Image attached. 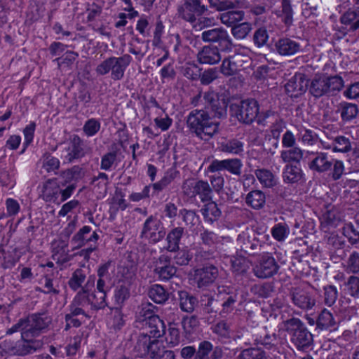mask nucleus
Masks as SVG:
<instances>
[{
  "label": "nucleus",
  "instance_id": "54",
  "mask_svg": "<svg viewBox=\"0 0 359 359\" xmlns=\"http://www.w3.org/2000/svg\"><path fill=\"white\" fill-rule=\"evenodd\" d=\"M101 128V123L99 120L91 118L87 120L83 126V131L87 137H92L95 135Z\"/></svg>",
  "mask_w": 359,
  "mask_h": 359
},
{
  "label": "nucleus",
  "instance_id": "10",
  "mask_svg": "<svg viewBox=\"0 0 359 359\" xmlns=\"http://www.w3.org/2000/svg\"><path fill=\"white\" fill-rule=\"evenodd\" d=\"M182 191L184 196L190 199H196L198 196L201 202L211 200L212 190L207 182L195 180H187L182 184Z\"/></svg>",
  "mask_w": 359,
  "mask_h": 359
},
{
  "label": "nucleus",
  "instance_id": "39",
  "mask_svg": "<svg viewBox=\"0 0 359 359\" xmlns=\"http://www.w3.org/2000/svg\"><path fill=\"white\" fill-rule=\"evenodd\" d=\"M229 187L227 191H226V196H227V200L229 203L241 204V201H239L241 198L240 187L241 183L238 180L235 179L229 180L228 182Z\"/></svg>",
  "mask_w": 359,
  "mask_h": 359
},
{
  "label": "nucleus",
  "instance_id": "34",
  "mask_svg": "<svg viewBox=\"0 0 359 359\" xmlns=\"http://www.w3.org/2000/svg\"><path fill=\"white\" fill-rule=\"evenodd\" d=\"M337 111L340 113L341 120L344 122H348L355 118L359 112L357 104L347 102H341Z\"/></svg>",
  "mask_w": 359,
  "mask_h": 359
},
{
  "label": "nucleus",
  "instance_id": "3",
  "mask_svg": "<svg viewBox=\"0 0 359 359\" xmlns=\"http://www.w3.org/2000/svg\"><path fill=\"white\" fill-rule=\"evenodd\" d=\"M207 11V7L201 4V0H185L177 8L179 16L189 22L196 31H201L214 24V18L203 15Z\"/></svg>",
  "mask_w": 359,
  "mask_h": 359
},
{
  "label": "nucleus",
  "instance_id": "56",
  "mask_svg": "<svg viewBox=\"0 0 359 359\" xmlns=\"http://www.w3.org/2000/svg\"><path fill=\"white\" fill-rule=\"evenodd\" d=\"M251 29L252 26L250 23H238L237 25H234L231 27V34L235 38L238 39H244L248 34Z\"/></svg>",
  "mask_w": 359,
  "mask_h": 359
},
{
  "label": "nucleus",
  "instance_id": "46",
  "mask_svg": "<svg viewBox=\"0 0 359 359\" xmlns=\"http://www.w3.org/2000/svg\"><path fill=\"white\" fill-rule=\"evenodd\" d=\"M351 143L349 138L339 135L335 137L332 143V149L334 152L347 153L351 150Z\"/></svg>",
  "mask_w": 359,
  "mask_h": 359
},
{
  "label": "nucleus",
  "instance_id": "19",
  "mask_svg": "<svg viewBox=\"0 0 359 359\" xmlns=\"http://www.w3.org/2000/svg\"><path fill=\"white\" fill-rule=\"evenodd\" d=\"M109 278H98L96 285V292H89L88 297L94 302L97 309H102L107 306L106 297L109 291Z\"/></svg>",
  "mask_w": 359,
  "mask_h": 359
},
{
  "label": "nucleus",
  "instance_id": "2",
  "mask_svg": "<svg viewBox=\"0 0 359 359\" xmlns=\"http://www.w3.org/2000/svg\"><path fill=\"white\" fill-rule=\"evenodd\" d=\"M306 158L308 168L313 173L324 174L330 171V177L337 181L344 172V163L341 160L332 158L326 152L308 151Z\"/></svg>",
  "mask_w": 359,
  "mask_h": 359
},
{
  "label": "nucleus",
  "instance_id": "5",
  "mask_svg": "<svg viewBox=\"0 0 359 359\" xmlns=\"http://www.w3.org/2000/svg\"><path fill=\"white\" fill-rule=\"evenodd\" d=\"M344 87V81L338 75L326 76L325 74H316L309 82L308 90L309 93L315 98L323 96L334 95Z\"/></svg>",
  "mask_w": 359,
  "mask_h": 359
},
{
  "label": "nucleus",
  "instance_id": "55",
  "mask_svg": "<svg viewBox=\"0 0 359 359\" xmlns=\"http://www.w3.org/2000/svg\"><path fill=\"white\" fill-rule=\"evenodd\" d=\"M323 302L328 306H332L338 298V291L334 285H327L323 287Z\"/></svg>",
  "mask_w": 359,
  "mask_h": 359
},
{
  "label": "nucleus",
  "instance_id": "30",
  "mask_svg": "<svg viewBox=\"0 0 359 359\" xmlns=\"http://www.w3.org/2000/svg\"><path fill=\"white\" fill-rule=\"evenodd\" d=\"M151 337L148 335V332H140L135 337L134 351L137 356H146L149 351V346L152 340Z\"/></svg>",
  "mask_w": 359,
  "mask_h": 359
},
{
  "label": "nucleus",
  "instance_id": "52",
  "mask_svg": "<svg viewBox=\"0 0 359 359\" xmlns=\"http://www.w3.org/2000/svg\"><path fill=\"white\" fill-rule=\"evenodd\" d=\"M251 292L259 297L266 298L273 292V285L271 283L255 285L252 287Z\"/></svg>",
  "mask_w": 359,
  "mask_h": 359
},
{
  "label": "nucleus",
  "instance_id": "14",
  "mask_svg": "<svg viewBox=\"0 0 359 359\" xmlns=\"http://www.w3.org/2000/svg\"><path fill=\"white\" fill-rule=\"evenodd\" d=\"M91 151V148L88 146L79 135H74L65 149V154L64 160L67 163H72L75 160L79 159L85 156Z\"/></svg>",
  "mask_w": 359,
  "mask_h": 359
},
{
  "label": "nucleus",
  "instance_id": "51",
  "mask_svg": "<svg viewBox=\"0 0 359 359\" xmlns=\"http://www.w3.org/2000/svg\"><path fill=\"white\" fill-rule=\"evenodd\" d=\"M344 269L350 273H359V252L353 251L351 252L345 262Z\"/></svg>",
  "mask_w": 359,
  "mask_h": 359
},
{
  "label": "nucleus",
  "instance_id": "61",
  "mask_svg": "<svg viewBox=\"0 0 359 359\" xmlns=\"http://www.w3.org/2000/svg\"><path fill=\"white\" fill-rule=\"evenodd\" d=\"M243 151V142L238 139L229 140L226 143V153L241 155Z\"/></svg>",
  "mask_w": 359,
  "mask_h": 359
},
{
  "label": "nucleus",
  "instance_id": "47",
  "mask_svg": "<svg viewBox=\"0 0 359 359\" xmlns=\"http://www.w3.org/2000/svg\"><path fill=\"white\" fill-rule=\"evenodd\" d=\"M256 177L259 182L265 187L271 188L276 184L273 174L266 169H258L255 171Z\"/></svg>",
  "mask_w": 359,
  "mask_h": 359
},
{
  "label": "nucleus",
  "instance_id": "31",
  "mask_svg": "<svg viewBox=\"0 0 359 359\" xmlns=\"http://www.w3.org/2000/svg\"><path fill=\"white\" fill-rule=\"evenodd\" d=\"M221 60L218 48L215 46H205L198 53V60L201 64L213 65Z\"/></svg>",
  "mask_w": 359,
  "mask_h": 359
},
{
  "label": "nucleus",
  "instance_id": "33",
  "mask_svg": "<svg viewBox=\"0 0 359 359\" xmlns=\"http://www.w3.org/2000/svg\"><path fill=\"white\" fill-rule=\"evenodd\" d=\"M184 233L183 227L177 226L173 228L167 235L166 250L169 252H176L179 250V244Z\"/></svg>",
  "mask_w": 359,
  "mask_h": 359
},
{
  "label": "nucleus",
  "instance_id": "29",
  "mask_svg": "<svg viewBox=\"0 0 359 359\" xmlns=\"http://www.w3.org/2000/svg\"><path fill=\"white\" fill-rule=\"evenodd\" d=\"M337 327V323L332 313L326 309L322 310L316 320V329L331 331Z\"/></svg>",
  "mask_w": 359,
  "mask_h": 359
},
{
  "label": "nucleus",
  "instance_id": "6",
  "mask_svg": "<svg viewBox=\"0 0 359 359\" xmlns=\"http://www.w3.org/2000/svg\"><path fill=\"white\" fill-rule=\"evenodd\" d=\"M259 112V104L254 99H236L229 101V113L240 123L250 125L255 119Z\"/></svg>",
  "mask_w": 359,
  "mask_h": 359
},
{
  "label": "nucleus",
  "instance_id": "38",
  "mask_svg": "<svg viewBox=\"0 0 359 359\" xmlns=\"http://www.w3.org/2000/svg\"><path fill=\"white\" fill-rule=\"evenodd\" d=\"M155 306L150 303H143L138 308V311L136 313V321L137 323H141L142 326L144 325L145 323H147L150 318L153 317H157L158 316L154 313Z\"/></svg>",
  "mask_w": 359,
  "mask_h": 359
},
{
  "label": "nucleus",
  "instance_id": "59",
  "mask_svg": "<svg viewBox=\"0 0 359 359\" xmlns=\"http://www.w3.org/2000/svg\"><path fill=\"white\" fill-rule=\"evenodd\" d=\"M117 154L116 151L107 152L101 158L100 169L110 170L116 164Z\"/></svg>",
  "mask_w": 359,
  "mask_h": 359
},
{
  "label": "nucleus",
  "instance_id": "17",
  "mask_svg": "<svg viewBox=\"0 0 359 359\" xmlns=\"http://www.w3.org/2000/svg\"><path fill=\"white\" fill-rule=\"evenodd\" d=\"M154 274L161 281H167L175 276L177 268L170 264V257L161 255L156 260Z\"/></svg>",
  "mask_w": 359,
  "mask_h": 359
},
{
  "label": "nucleus",
  "instance_id": "63",
  "mask_svg": "<svg viewBox=\"0 0 359 359\" xmlns=\"http://www.w3.org/2000/svg\"><path fill=\"white\" fill-rule=\"evenodd\" d=\"M276 118L277 116L271 111H266L262 113L258 112V115L256 117L257 124L262 126H271Z\"/></svg>",
  "mask_w": 359,
  "mask_h": 359
},
{
  "label": "nucleus",
  "instance_id": "60",
  "mask_svg": "<svg viewBox=\"0 0 359 359\" xmlns=\"http://www.w3.org/2000/svg\"><path fill=\"white\" fill-rule=\"evenodd\" d=\"M268 39L269 34L265 27H260L255 32L253 41L257 47L261 48L265 46Z\"/></svg>",
  "mask_w": 359,
  "mask_h": 359
},
{
  "label": "nucleus",
  "instance_id": "13",
  "mask_svg": "<svg viewBox=\"0 0 359 359\" xmlns=\"http://www.w3.org/2000/svg\"><path fill=\"white\" fill-rule=\"evenodd\" d=\"M86 294V290L79 291L76 293L69 306V313L67 314L79 318L82 316L89 318L90 316L87 313V310L88 309L97 310L96 306L93 304L94 302Z\"/></svg>",
  "mask_w": 359,
  "mask_h": 359
},
{
  "label": "nucleus",
  "instance_id": "4",
  "mask_svg": "<svg viewBox=\"0 0 359 359\" xmlns=\"http://www.w3.org/2000/svg\"><path fill=\"white\" fill-rule=\"evenodd\" d=\"M291 344L298 351H304L313 344V337L299 318L292 317L283 322Z\"/></svg>",
  "mask_w": 359,
  "mask_h": 359
},
{
  "label": "nucleus",
  "instance_id": "43",
  "mask_svg": "<svg viewBox=\"0 0 359 359\" xmlns=\"http://www.w3.org/2000/svg\"><path fill=\"white\" fill-rule=\"evenodd\" d=\"M149 297L157 304H163L169 298L168 292L161 285H154L149 290Z\"/></svg>",
  "mask_w": 359,
  "mask_h": 359
},
{
  "label": "nucleus",
  "instance_id": "62",
  "mask_svg": "<svg viewBox=\"0 0 359 359\" xmlns=\"http://www.w3.org/2000/svg\"><path fill=\"white\" fill-rule=\"evenodd\" d=\"M182 327L187 334H191L199 325V321L196 316H191L183 318Z\"/></svg>",
  "mask_w": 359,
  "mask_h": 359
},
{
  "label": "nucleus",
  "instance_id": "53",
  "mask_svg": "<svg viewBox=\"0 0 359 359\" xmlns=\"http://www.w3.org/2000/svg\"><path fill=\"white\" fill-rule=\"evenodd\" d=\"M266 356L265 351L261 348H249L241 351L239 359H265Z\"/></svg>",
  "mask_w": 359,
  "mask_h": 359
},
{
  "label": "nucleus",
  "instance_id": "35",
  "mask_svg": "<svg viewBox=\"0 0 359 359\" xmlns=\"http://www.w3.org/2000/svg\"><path fill=\"white\" fill-rule=\"evenodd\" d=\"M245 202L252 208L260 210L266 203L265 194L260 190H252L247 194Z\"/></svg>",
  "mask_w": 359,
  "mask_h": 359
},
{
  "label": "nucleus",
  "instance_id": "27",
  "mask_svg": "<svg viewBox=\"0 0 359 359\" xmlns=\"http://www.w3.org/2000/svg\"><path fill=\"white\" fill-rule=\"evenodd\" d=\"M142 326L144 332H148V335L153 338H160L165 333V325L159 316L153 317L148 320Z\"/></svg>",
  "mask_w": 359,
  "mask_h": 359
},
{
  "label": "nucleus",
  "instance_id": "49",
  "mask_svg": "<svg viewBox=\"0 0 359 359\" xmlns=\"http://www.w3.org/2000/svg\"><path fill=\"white\" fill-rule=\"evenodd\" d=\"M111 317L109 324L111 328L115 330H121L126 324L125 316L121 308L115 307L111 309Z\"/></svg>",
  "mask_w": 359,
  "mask_h": 359
},
{
  "label": "nucleus",
  "instance_id": "36",
  "mask_svg": "<svg viewBox=\"0 0 359 359\" xmlns=\"http://www.w3.org/2000/svg\"><path fill=\"white\" fill-rule=\"evenodd\" d=\"M178 294L179 306L181 310L187 313L194 311L195 306L198 304L197 299L187 291H180Z\"/></svg>",
  "mask_w": 359,
  "mask_h": 359
},
{
  "label": "nucleus",
  "instance_id": "11",
  "mask_svg": "<svg viewBox=\"0 0 359 359\" xmlns=\"http://www.w3.org/2000/svg\"><path fill=\"white\" fill-rule=\"evenodd\" d=\"M280 266L275 258L269 253L260 256L255 264L252 271L259 278H269L276 274Z\"/></svg>",
  "mask_w": 359,
  "mask_h": 359
},
{
  "label": "nucleus",
  "instance_id": "28",
  "mask_svg": "<svg viewBox=\"0 0 359 359\" xmlns=\"http://www.w3.org/2000/svg\"><path fill=\"white\" fill-rule=\"evenodd\" d=\"M152 359H175L172 351L167 350L163 343L156 339L152 340L147 355Z\"/></svg>",
  "mask_w": 359,
  "mask_h": 359
},
{
  "label": "nucleus",
  "instance_id": "41",
  "mask_svg": "<svg viewBox=\"0 0 359 359\" xmlns=\"http://www.w3.org/2000/svg\"><path fill=\"white\" fill-rule=\"evenodd\" d=\"M276 341V334L273 332H268L265 328H263L255 339L256 344L262 345L266 348H271L273 346Z\"/></svg>",
  "mask_w": 359,
  "mask_h": 359
},
{
  "label": "nucleus",
  "instance_id": "15",
  "mask_svg": "<svg viewBox=\"0 0 359 359\" xmlns=\"http://www.w3.org/2000/svg\"><path fill=\"white\" fill-rule=\"evenodd\" d=\"M100 236L95 231H92V228L89 226H83L77 233H76L71 239V244L73 250L80 249L85 245H92L96 244Z\"/></svg>",
  "mask_w": 359,
  "mask_h": 359
},
{
  "label": "nucleus",
  "instance_id": "24",
  "mask_svg": "<svg viewBox=\"0 0 359 359\" xmlns=\"http://www.w3.org/2000/svg\"><path fill=\"white\" fill-rule=\"evenodd\" d=\"M277 53L283 56H290L299 53L301 45L299 42L288 37H281L274 43Z\"/></svg>",
  "mask_w": 359,
  "mask_h": 359
},
{
  "label": "nucleus",
  "instance_id": "22",
  "mask_svg": "<svg viewBox=\"0 0 359 359\" xmlns=\"http://www.w3.org/2000/svg\"><path fill=\"white\" fill-rule=\"evenodd\" d=\"M217 269L212 266H205L194 271V280L198 287H203L212 283L217 276Z\"/></svg>",
  "mask_w": 359,
  "mask_h": 359
},
{
  "label": "nucleus",
  "instance_id": "21",
  "mask_svg": "<svg viewBox=\"0 0 359 359\" xmlns=\"http://www.w3.org/2000/svg\"><path fill=\"white\" fill-rule=\"evenodd\" d=\"M222 355V347H214L209 341L203 340L198 344L196 357L194 359H220Z\"/></svg>",
  "mask_w": 359,
  "mask_h": 359
},
{
  "label": "nucleus",
  "instance_id": "57",
  "mask_svg": "<svg viewBox=\"0 0 359 359\" xmlns=\"http://www.w3.org/2000/svg\"><path fill=\"white\" fill-rule=\"evenodd\" d=\"M242 56L239 54H235L233 55H229L227 58H226V61L228 60V68H226V70H228V72H226V75L228 74L229 75H234L238 71L239 67L241 66L240 63L242 62Z\"/></svg>",
  "mask_w": 359,
  "mask_h": 359
},
{
  "label": "nucleus",
  "instance_id": "16",
  "mask_svg": "<svg viewBox=\"0 0 359 359\" xmlns=\"http://www.w3.org/2000/svg\"><path fill=\"white\" fill-rule=\"evenodd\" d=\"M309 81L306 76L301 72H297L285 84L286 93L291 97H298L302 95L308 89Z\"/></svg>",
  "mask_w": 359,
  "mask_h": 359
},
{
  "label": "nucleus",
  "instance_id": "25",
  "mask_svg": "<svg viewBox=\"0 0 359 359\" xmlns=\"http://www.w3.org/2000/svg\"><path fill=\"white\" fill-rule=\"evenodd\" d=\"M340 22L348 32L359 30V8L345 11L340 17Z\"/></svg>",
  "mask_w": 359,
  "mask_h": 359
},
{
  "label": "nucleus",
  "instance_id": "42",
  "mask_svg": "<svg viewBox=\"0 0 359 359\" xmlns=\"http://www.w3.org/2000/svg\"><path fill=\"white\" fill-rule=\"evenodd\" d=\"M343 290L345 294L354 297L359 298V277L350 276L343 284Z\"/></svg>",
  "mask_w": 359,
  "mask_h": 359
},
{
  "label": "nucleus",
  "instance_id": "40",
  "mask_svg": "<svg viewBox=\"0 0 359 359\" xmlns=\"http://www.w3.org/2000/svg\"><path fill=\"white\" fill-rule=\"evenodd\" d=\"M233 4L226 0V26L233 27L234 25L238 24L244 17L243 11H230L233 8Z\"/></svg>",
  "mask_w": 359,
  "mask_h": 359
},
{
  "label": "nucleus",
  "instance_id": "7",
  "mask_svg": "<svg viewBox=\"0 0 359 359\" xmlns=\"http://www.w3.org/2000/svg\"><path fill=\"white\" fill-rule=\"evenodd\" d=\"M187 123L191 131L205 140L212 137L218 128L217 124L211 121L208 114L203 110L191 111Z\"/></svg>",
  "mask_w": 359,
  "mask_h": 359
},
{
  "label": "nucleus",
  "instance_id": "9",
  "mask_svg": "<svg viewBox=\"0 0 359 359\" xmlns=\"http://www.w3.org/2000/svg\"><path fill=\"white\" fill-rule=\"evenodd\" d=\"M95 277L90 273L89 266L83 265L72 273L68 280V285L74 292L79 289V291L86 290V294L88 296L89 292L95 286Z\"/></svg>",
  "mask_w": 359,
  "mask_h": 359
},
{
  "label": "nucleus",
  "instance_id": "20",
  "mask_svg": "<svg viewBox=\"0 0 359 359\" xmlns=\"http://www.w3.org/2000/svg\"><path fill=\"white\" fill-rule=\"evenodd\" d=\"M290 296L293 304L301 309L309 310L316 305L315 298L309 292L300 288L292 289Z\"/></svg>",
  "mask_w": 359,
  "mask_h": 359
},
{
  "label": "nucleus",
  "instance_id": "64",
  "mask_svg": "<svg viewBox=\"0 0 359 359\" xmlns=\"http://www.w3.org/2000/svg\"><path fill=\"white\" fill-rule=\"evenodd\" d=\"M177 254L174 257L175 263L180 266L187 265L191 260L192 256L187 249L178 250Z\"/></svg>",
  "mask_w": 359,
  "mask_h": 359
},
{
  "label": "nucleus",
  "instance_id": "23",
  "mask_svg": "<svg viewBox=\"0 0 359 359\" xmlns=\"http://www.w3.org/2000/svg\"><path fill=\"white\" fill-rule=\"evenodd\" d=\"M22 339L18 341L13 348V352L18 355H25L32 353L38 349H40L43 343L40 340L35 339L34 337L26 339L21 334Z\"/></svg>",
  "mask_w": 359,
  "mask_h": 359
},
{
  "label": "nucleus",
  "instance_id": "18",
  "mask_svg": "<svg viewBox=\"0 0 359 359\" xmlns=\"http://www.w3.org/2000/svg\"><path fill=\"white\" fill-rule=\"evenodd\" d=\"M128 273L126 280H121L119 284L114 290V303L116 307L121 308L125 302L130 297V285L134 278L135 273L133 271H129L127 269Z\"/></svg>",
  "mask_w": 359,
  "mask_h": 359
},
{
  "label": "nucleus",
  "instance_id": "26",
  "mask_svg": "<svg viewBox=\"0 0 359 359\" xmlns=\"http://www.w3.org/2000/svg\"><path fill=\"white\" fill-rule=\"evenodd\" d=\"M61 192L60 184L56 178L46 180L42 188L41 197L46 202H57Z\"/></svg>",
  "mask_w": 359,
  "mask_h": 359
},
{
  "label": "nucleus",
  "instance_id": "50",
  "mask_svg": "<svg viewBox=\"0 0 359 359\" xmlns=\"http://www.w3.org/2000/svg\"><path fill=\"white\" fill-rule=\"evenodd\" d=\"M271 233L275 240L283 242L290 233V227L286 223H278L271 228Z\"/></svg>",
  "mask_w": 359,
  "mask_h": 359
},
{
  "label": "nucleus",
  "instance_id": "58",
  "mask_svg": "<svg viewBox=\"0 0 359 359\" xmlns=\"http://www.w3.org/2000/svg\"><path fill=\"white\" fill-rule=\"evenodd\" d=\"M343 233L351 245L359 243V231L351 223L346 224L343 228Z\"/></svg>",
  "mask_w": 359,
  "mask_h": 359
},
{
  "label": "nucleus",
  "instance_id": "37",
  "mask_svg": "<svg viewBox=\"0 0 359 359\" xmlns=\"http://www.w3.org/2000/svg\"><path fill=\"white\" fill-rule=\"evenodd\" d=\"M179 215L190 231H195L200 224V217L194 210L183 208L180 210Z\"/></svg>",
  "mask_w": 359,
  "mask_h": 359
},
{
  "label": "nucleus",
  "instance_id": "12",
  "mask_svg": "<svg viewBox=\"0 0 359 359\" xmlns=\"http://www.w3.org/2000/svg\"><path fill=\"white\" fill-rule=\"evenodd\" d=\"M165 236L162 222L156 217L151 215L144 222L140 236L150 243H156Z\"/></svg>",
  "mask_w": 359,
  "mask_h": 359
},
{
  "label": "nucleus",
  "instance_id": "32",
  "mask_svg": "<svg viewBox=\"0 0 359 359\" xmlns=\"http://www.w3.org/2000/svg\"><path fill=\"white\" fill-rule=\"evenodd\" d=\"M304 177V173L299 166L287 164L283 172V181L288 184H294L300 182Z\"/></svg>",
  "mask_w": 359,
  "mask_h": 359
},
{
  "label": "nucleus",
  "instance_id": "1",
  "mask_svg": "<svg viewBox=\"0 0 359 359\" xmlns=\"http://www.w3.org/2000/svg\"><path fill=\"white\" fill-rule=\"evenodd\" d=\"M51 317L46 313H36L20 318L6 330V334L20 332L23 337H38L51 324Z\"/></svg>",
  "mask_w": 359,
  "mask_h": 359
},
{
  "label": "nucleus",
  "instance_id": "45",
  "mask_svg": "<svg viewBox=\"0 0 359 359\" xmlns=\"http://www.w3.org/2000/svg\"><path fill=\"white\" fill-rule=\"evenodd\" d=\"M290 148V149L281 151V159L284 163H299L303 157V151L299 147H292Z\"/></svg>",
  "mask_w": 359,
  "mask_h": 359
},
{
  "label": "nucleus",
  "instance_id": "8",
  "mask_svg": "<svg viewBox=\"0 0 359 359\" xmlns=\"http://www.w3.org/2000/svg\"><path fill=\"white\" fill-rule=\"evenodd\" d=\"M132 60V57L128 54L121 57H109L97 66L95 72L100 76H104L111 72L112 79L121 80L123 78L125 71Z\"/></svg>",
  "mask_w": 359,
  "mask_h": 359
},
{
  "label": "nucleus",
  "instance_id": "44",
  "mask_svg": "<svg viewBox=\"0 0 359 359\" xmlns=\"http://www.w3.org/2000/svg\"><path fill=\"white\" fill-rule=\"evenodd\" d=\"M91 184L93 189L98 190L100 194L102 196L107 194V186L109 183V177L104 172H99L97 176H94L91 180Z\"/></svg>",
  "mask_w": 359,
  "mask_h": 359
},
{
  "label": "nucleus",
  "instance_id": "48",
  "mask_svg": "<svg viewBox=\"0 0 359 359\" xmlns=\"http://www.w3.org/2000/svg\"><path fill=\"white\" fill-rule=\"evenodd\" d=\"M41 161L42 168L48 172H53L56 173V171L60 168V160L50 153H45L41 158Z\"/></svg>",
  "mask_w": 359,
  "mask_h": 359
}]
</instances>
